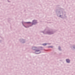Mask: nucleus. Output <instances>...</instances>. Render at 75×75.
Masks as SVG:
<instances>
[{"instance_id": "f257e3e1", "label": "nucleus", "mask_w": 75, "mask_h": 75, "mask_svg": "<svg viewBox=\"0 0 75 75\" xmlns=\"http://www.w3.org/2000/svg\"><path fill=\"white\" fill-rule=\"evenodd\" d=\"M66 61H67V62L68 63H69L70 62V61L69 60V59H67L66 60Z\"/></svg>"}, {"instance_id": "f03ea898", "label": "nucleus", "mask_w": 75, "mask_h": 75, "mask_svg": "<svg viewBox=\"0 0 75 75\" xmlns=\"http://www.w3.org/2000/svg\"><path fill=\"white\" fill-rule=\"evenodd\" d=\"M35 48H36V47H33V49L34 50H35Z\"/></svg>"}, {"instance_id": "7ed1b4c3", "label": "nucleus", "mask_w": 75, "mask_h": 75, "mask_svg": "<svg viewBox=\"0 0 75 75\" xmlns=\"http://www.w3.org/2000/svg\"><path fill=\"white\" fill-rule=\"evenodd\" d=\"M47 45V44L46 43L44 44H43V45Z\"/></svg>"}, {"instance_id": "20e7f679", "label": "nucleus", "mask_w": 75, "mask_h": 75, "mask_svg": "<svg viewBox=\"0 0 75 75\" xmlns=\"http://www.w3.org/2000/svg\"><path fill=\"white\" fill-rule=\"evenodd\" d=\"M39 50H37L36 51V52H39Z\"/></svg>"}]
</instances>
